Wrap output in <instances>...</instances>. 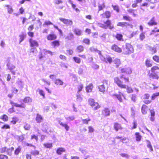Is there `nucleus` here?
<instances>
[{
    "instance_id": "obj_18",
    "label": "nucleus",
    "mask_w": 159,
    "mask_h": 159,
    "mask_svg": "<svg viewBox=\"0 0 159 159\" xmlns=\"http://www.w3.org/2000/svg\"><path fill=\"white\" fill-rule=\"evenodd\" d=\"M66 151L65 149L63 148L60 147L57 148L56 153L58 155H61L62 153Z\"/></svg>"
},
{
    "instance_id": "obj_63",
    "label": "nucleus",
    "mask_w": 159,
    "mask_h": 159,
    "mask_svg": "<svg viewBox=\"0 0 159 159\" xmlns=\"http://www.w3.org/2000/svg\"><path fill=\"white\" fill-rule=\"evenodd\" d=\"M67 54L70 55H72L73 53V51L72 49H69L66 50Z\"/></svg>"
},
{
    "instance_id": "obj_27",
    "label": "nucleus",
    "mask_w": 159,
    "mask_h": 159,
    "mask_svg": "<svg viewBox=\"0 0 159 159\" xmlns=\"http://www.w3.org/2000/svg\"><path fill=\"white\" fill-rule=\"evenodd\" d=\"M76 50L78 52H81L84 51V47L82 45H80L77 46Z\"/></svg>"
},
{
    "instance_id": "obj_52",
    "label": "nucleus",
    "mask_w": 159,
    "mask_h": 159,
    "mask_svg": "<svg viewBox=\"0 0 159 159\" xmlns=\"http://www.w3.org/2000/svg\"><path fill=\"white\" fill-rule=\"evenodd\" d=\"M159 96V92L154 93L152 96V100H154L157 97Z\"/></svg>"
},
{
    "instance_id": "obj_35",
    "label": "nucleus",
    "mask_w": 159,
    "mask_h": 159,
    "mask_svg": "<svg viewBox=\"0 0 159 159\" xmlns=\"http://www.w3.org/2000/svg\"><path fill=\"white\" fill-rule=\"evenodd\" d=\"M91 120L90 118L88 117L87 118L83 119L82 120V123L84 124L88 125L89 124V122Z\"/></svg>"
},
{
    "instance_id": "obj_37",
    "label": "nucleus",
    "mask_w": 159,
    "mask_h": 159,
    "mask_svg": "<svg viewBox=\"0 0 159 159\" xmlns=\"http://www.w3.org/2000/svg\"><path fill=\"white\" fill-rule=\"evenodd\" d=\"M25 13V9L23 7H21L19 9V12L18 14H16V16H17L19 15H22Z\"/></svg>"
},
{
    "instance_id": "obj_21",
    "label": "nucleus",
    "mask_w": 159,
    "mask_h": 159,
    "mask_svg": "<svg viewBox=\"0 0 159 159\" xmlns=\"http://www.w3.org/2000/svg\"><path fill=\"white\" fill-rule=\"evenodd\" d=\"M54 83L57 85H63L64 82L60 79H57L55 80Z\"/></svg>"
},
{
    "instance_id": "obj_17",
    "label": "nucleus",
    "mask_w": 159,
    "mask_h": 159,
    "mask_svg": "<svg viewBox=\"0 0 159 159\" xmlns=\"http://www.w3.org/2000/svg\"><path fill=\"white\" fill-rule=\"evenodd\" d=\"M93 88V85L92 83H90L86 87V90L88 93L91 92Z\"/></svg>"
},
{
    "instance_id": "obj_2",
    "label": "nucleus",
    "mask_w": 159,
    "mask_h": 159,
    "mask_svg": "<svg viewBox=\"0 0 159 159\" xmlns=\"http://www.w3.org/2000/svg\"><path fill=\"white\" fill-rule=\"evenodd\" d=\"M98 24L100 27L105 29H109L111 30L115 28L113 25H112L111 21L109 19H107L103 23H99Z\"/></svg>"
},
{
    "instance_id": "obj_46",
    "label": "nucleus",
    "mask_w": 159,
    "mask_h": 159,
    "mask_svg": "<svg viewBox=\"0 0 159 159\" xmlns=\"http://www.w3.org/2000/svg\"><path fill=\"white\" fill-rule=\"evenodd\" d=\"M83 43L87 45H89L90 44V40L89 39L85 38H84L82 41Z\"/></svg>"
},
{
    "instance_id": "obj_50",
    "label": "nucleus",
    "mask_w": 159,
    "mask_h": 159,
    "mask_svg": "<svg viewBox=\"0 0 159 159\" xmlns=\"http://www.w3.org/2000/svg\"><path fill=\"white\" fill-rule=\"evenodd\" d=\"M15 110L13 106H12L11 107L9 108L8 110V112L10 114L15 112Z\"/></svg>"
},
{
    "instance_id": "obj_8",
    "label": "nucleus",
    "mask_w": 159,
    "mask_h": 159,
    "mask_svg": "<svg viewBox=\"0 0 159 159\" xmlns=\"http://www.w3.org/2000/svg\"><path fill=\"white\" fill-rule=\"evenodd\" d=\"M102 18L108 19L110 18L111 17V13L110 11H106L102 13L100 15Z\"/></svg>"
},
{
    "instance_id": "obj_47",
    "label": "nucleus",
    "mask_w": 159,
    "mask_h": 159,
    "mask_svg": "<svg viewBox=\"0 0 159 159\" xmlns=\"http://www.w3.org/2000/svg\"><path fill=\"white\" fill-rule=\"evenodd\" d=\"M130 13L134 17H135L137 16V12L136 10H130Z\"/></svg>"
},
{
    "instance_id": "obj_3",
    "label": "nucleus",
    "mask_w": 159,
    "mask_h": 159,
    "mask_svg": "<svg viewBox=\"0 0 159 159\" xmlns=\"http://www.w3.org/2000/svg\"><path fill=\"white\" fill-rule=\"evenodd\" d=\"M102 84L98 86V89L99 91L104 93L108 86V80H104L102 82Z\"/></svg>"
},
{
    "instance_id": "obj_51",
    "label": "nucleus",
    "mask_w": 159,
    "mask_h": 159,
    "mask_svg": "<svg viewBox=\"0 0 159 159\" xmlns=\"http://www.w3.org/2000/svg\"><path fill=\"white\" fill-rule=\"evenodd\" d=\"M83 88L82 84H80L77 86V88L78 89L77 92L79 93L81 91Z\"/></svg>"
},
{
    "instance_id": "obj_32",
    "label": "nucleus",
    "mask_w": 159,
    "mask_h": 159,
    "mask_svg": "<svg viewBox=\"0 0 159 159\" xmlns=\"http://www.w3.org/2000/svg\"><path fill=\"white\" fill-rule=\"evenodd\" d=\"M104 61L106 63H109L111 64L112 62V58L109 56L107 57L106 58H104Z\"/></svg>"
},
{
    "instance_id": "obj_57",
    "label": "nucleus",
    "mask_w": 159,
    "mask_h": 159,
    "mask_svg": "<svg viewBox=\"0 0 159 159\" xmlns=\"http://www.w3.org/2000/svg\"><path fill=\"white\" fill-rule=\"evenodd\" d=\"M0 159H8V157L6 155L0 154Z\"/></svg>"
},
{
    "instance_id": "obj_42",
    "label": "nucleus",
    "mask_w": 159,
    "mask_h": 159,
    "mask_svg": "<svg viewBox=\"0 0 159 159\" xmlns=\"http://www.w3.org/2000/svg\"><path fill=\"white\" fill-rule=\"evenodd\" d=\"M105 7V5L104 3H103L98 6V11L102 10Z\"/></svg>"
},
{
    "instance_id": "obj_60",
    "label": "nucleus",
    "mask_w": 159,
    "mask_h": 159,
    "mask_svg": "<svg viewBox=\"0 0 159 159\" xmlns=\"http://www.w3.org/2000/svg\"><path fill=\"white\" fill-rule=\"evenodd\" d=\"M52 25V23L49 21H46L43 23V25Z\"/></svg>"
},
{
    "instance_id": "obj_6",
    "label": "nucleus",
    "mask_w": 159,
    "mask_h": 159,
    "mask_svg": "<svg viewBox=\"0 0 159 159\" xmlns=\"http://www.w3.org/2000/svg\"><path fill=\"white\" fill-rule=\"evenodd\" d=\"M111 49L113 51L118 53H120L122 51L121 48L119 47L116 44H114L111 45Z\"/></svg>"
},
{
    "instance_id": "obj_5",
    "label": "nucleus",
    "mask_w": 159,
    "mask_h": 159,
    "mask_svg": "<svg viewBox=\"0 0 159 159\" xmlns=\"http://www.w3.org/2000/svg\"><path fill=\"white\" fill-rule=\"evenodd\" d=\"M30 46V48H36L39 46V44L37 41L30 38L29 39Z\"/></svg>"
},
{
    "instance_id": "obj_40",
    "label": "nucleus",
    "mask_w": 159,
    "mask_h": 159,
    "mask_svg": "<svg viewBox=\"0 0 159 159\" xmlns=\"http://www.w3.org/2000/svg\"><path fill=\"white\" fill-rule=\"evenodd\" d=\"M114 10L116 12L118 13L120 11V8L117 5H112L111 6Z\"/></svg>"
},
{
    "instance_id": "obj_38",
    "label": "nucleus",
    "mask_w": 159,
    "mask_h": 159,
    "mask_svg": "<svg viewBox=\"0 0 159 159\" xmlns=\"http://www.w3.org/2000/svg\"><path fill=\"white\" fill-rule=\"evenodd\" d=\"M74 32L75 34L78 36L80 35L81 34V30L78 28L75 29Z\"/></svg>"
},
{
    "instance_id": "obj_16",
    "label": "nucleus",
    "mask_w": 159,
    "mask_h": 159,
    "mask_svg": "<svg viewBox=\"0 0 159 159\" xmlns=\"http://www.w3.org/2000/svg\"><path fill=\"white\" fill-rule=\"evenodd\" d=\"M113 127L114 129L116 131H118L119 130H121L122 128L120 125L117 122L115 123H114Z\"/></svg>"
},
{
    "instance_id": "obj_26",
    "label": "nucleus",
    "mask_w": 159,
    "mask_h": 159,
    "mask_svg": "<svg viewBox=\"0 0 159 159\" xmlns=\"http://www.w3.org/2000/svg\"><path fill=\"white\" fill-rule=\"evenodd\" d=\"M117 26L122 27H126L129 25V24L126 22H119L117 25Z\"/></svg>"
},
{
    "instance_id": "obj_34",
    "label": "nucleus",
    "mask_w": 159,
    "mask_h": 159,
    "mask_svg": "<svg viewBox=\"0 0 159 159\" xmlns=\"http://www.w3.org/2000/svg\"><path fill=\"white\" fill-rule=\"evenodd\" d=\"M5 7H7V12L8 13L10 14H11L13 12V9L11 6H10L9 5H5Z\"/></svg>"
},
{
    "instance_id": "obj_1",
    "label": "nucleus",
    "mask_w": 159,
    "mask_h": 159,
    "mask_svg": "<svg viewBox=\"0 0 159 159\" xmlns=\"http://www.w3.org/2000/svg\"><path fill=\"white\" fill-rule=\"evenodd\" d=\"M124 81L118 77H116L114 78V81L118 86L121 88L125 89L128 86L129 83V79L124 77Z\"/></svg>"
},
{
    "instance_id": "obj_43",
    "label": "nucleus",
    "mask_w": 159,
    "mask_h": 159,
    "mask_svg": "<svg viewBox=\"0 0 159 159\" xmlns=\"http://www.w3.org/2000/svg\"><path fill=\"white\" fill-rule=\"evenodd\" d=\"M30 153L33 156H36L39 154V152L37 150H34L32 151Z\"/></svg>"
},
{
    "instance_id": "obj_41",
    "label": "nucleus",
    "mask_w": 159,
    "mask_h": 159,
    "mask_svg": "<svg viewBox=\"0 0 159 159\" xmlns=\"http://www.w3.org/2000/svg\"><path fill=\"white\" fill-rule=\"evenodd\" d=\"M115 37L119 41L123 40V36L121 34H117L115 36Z\"/></svg>"
},
{
    "instance_id": "obj_48",
    "label": "nucleus",
    "mask_w": 159,
    "mask_h": 159,
    "mask_svg": "<svg viewBox=\"0 0 159 159\" xmlns=\"http://www.w3.org/2000/svg\"><path fill=\"white\" fill-rule=\"evenodd\" d=\"M135 134L136 141H140L141 139V136L138 133H136Z\"/></svg>"
},
{
    "instance_id": "obj_28",
    "label": "nucleus",
    "mask_w": 159,
    "mask_h": 159,
    "mask_svg": "<svg viewBox=\"0 0 159 159\" xmlns=\"http://www.w3.org/2000/svg\"><path fill=\"white\" fill-rule=\"evenodd\" d=\"M145 65L147 67H150L152 66V61L149 59H147L145 62Z\"/></svg>"
},
{
    "instance_id": "obj_7",
    "label": "nucleus",
    "mask_w": 159,
    "mask_h": 159,
    "mask_svg": "<svg viewBox=\"0 0 159 159\" xmlns=\"http://www.w3.org/2000/svg\"><path fill=\"white\" fill-rule=\"evenodd\" d=\"M59 20L61 21L67 25H71L73 24L72 21L69 19L63 18H60Z\"/></svg>"
},
{
    "instance_id": "obj_4",
    "label": "nucleus",
    "mask_w": 159,
    "mask_h": 159,
    "mask_svg": "<svg viewBox=\"0 0 159 159\" xmlns=\"http://www.w3.org/2000/svg\"><path fill=\"white\" fill-rule=\"evenodd\" d=\"M89 104L94 110H98L101 107V106L93 99H89L88 100Z\"/></svg>"
},
{
    "instance_id": "obj_56",
    "label": "nucleus",
    "mask_w": 159,
    "mask_h": 159,
    "mask_svg": "<svg viewBox=\"0 0 159 159\" xmlns=\"http://www.w3.org/2000/svg\"><path fill=\"white\" fill-rule=\"evenodd\" d=\"M147 147L148 148H149L150 149V150L151 151H153V148H152V146L151 145V143H150V142L148 141V140H147Z\"/></svg>"
},
{
    "instance_id": "obj_61",
    "label": "nucleus",
    "mask_w": 159,
    "mask_h": 159,
    "mask_svg": "<svg viewBox=\"0 0 159 159\" xmlns=\"http://www.w3.org/2000/svg\"><path fill=\"white\" fill-rule=\"evenodd\" d=\"M35 139V140L37 141L38 140V136L37 135H36L35 134H33L31 136V139Z\"/></svg>"
},
{
    "instance_id": "obj_15",
    "label": "nucleus",
    "mask_w": 159,
    "mask_h": 159,
    "mask_svg": "<svg viewBox=\"0 0 159 159\" xmlns=\"http://www.w3.org/2000/svg\"><path fill=\"white\" fill-rule=\"evenodd\" d=\"M24 102L27 104H30L32 102V99L30 97H26L23 100Z\"/></svg>"
},
{
    "instance_id": "obj_62",
    "label": "nucleus",
    "mask_w": 159,
    "mask_h": 159,
    "mask_svg": "<svg viewBox=\"0 0 159 159\" xmlns=\"http://www.w3.org/2000/svg\"><path fill=\"white\" fill-rule=\"evenodd\" d=\"M89 129V133H93L94 131V129L93 128L92 126H89L88 127Z\"/></svg>"
},
{
    "instance_id": "obj_54",
    "label": "nucleus",
    "mask_w": 159,
    "mask_h": 159,
    "mask_svg": "<svg viewBox=\"0 0 159 159\" xmlns=\"http://www.w3.org/2000/svg\"><path fill=\"white\" fill-rule=\"evenodd\" d=\"M74 37L73 34L71 33H70L69 34L68 36H67L66 38V39H67V40H71Z\"/></svg>"
},
{
    "instance_id": "obj_59",
    "label": "nucleus",
    "mask_w": 159,
    "mask_h": 159,
    "mask_svg": "<svg viewBox=\"0 0 159 159\" xmlns=\"http://www.w3.org/2000/svg\"><path fill=\"white\" fill-rule=\"evenodd\" d=\"M59 58L61 59L64 61H66L67 59L66 57L65 56L62 54H60L59 55Z\"/></svg>"
},
{
    "instance_id": "obj_24",
    "label": "nucleus",
    "mask_w": 159,
    "mask_h": 159,
    "mask_svg": "<svg viewBox=\"0 0 159 159\" xmlns=\"http://www.w3.org/2000/svg\"><path fill=\"white\" fill-rule=\"evenodd\" d=\"M157 23L154 20V17H153L148 23V24L150 26H152L157 25Z\"/></svg>"
},
{
    "instance_id": "obj_44",
    "label": "nucleus",
    "mask_w": 159,
    "mask_h": 159,
    "mask_svg": "<svg viewBox=\"0 0 159 159\" xmlns=\"http://www.w3.org/2000/svg\"><path fill=\"white\" fill-rule=\"evenodd\" d=\"M26 36V34H23L19 35V37H20V43L24 40Z\"/></svg>"
},
{
    "instance_id": "obj_19",
    "label": "nucleus",
    "mask_w": 159,
    "mask_h": 159,
    "mask_svg": "<svg viewBox=\"0 0 159 159\" xmlns=\"http://www.w3.org/2000/svg\"><path fill=\"white\" fill-rule=\"evenodd\" d=\"M43 130V132L47 133L48 132V123H44L42 124Z\"/></svg>"
},
{
    "instance_id": "obj_14",
    "label": "nucleus",
    "mask_w": 159,
    "mask_h": 159,
    "mask_svg": "<svg viewBox=\"0 0 159 159\" xmlns=\"http://www.w3.org/2000/svg\"><path fill=\"white\" fill-rule=\"evenodd\" d=\"M43 117L42 115L39 113L37 114L35 118V120L37 123H40L43 121Z\"/></svg>"
},
{
    "instance_id": "obj_64",
    "label": "nucleus",
    "mask_w": 159,
    "mask_h": 159,
    "mask_svg": "<svg viewBox=\"0 0 159 159\" xmlns=\"http://www.w3.org/2000/svg\"><path fill=\"white\" fill-rule=\"evenodd\" d=\"M159 69V68L157 66H154L151 68V71L154 72L156 70Z\"/></svg>"
},
{
    "instance_id": "obj_11",
    "label": "nucleus",
    "mask_w": 159,
    "mask_h": 159,
    "mask_svg": "<svg viewBox=\"0 0 159 159\" xmlns=\"http://www.w3.org/2000/svg\"><path fill=\"white\" fill-rule=\"evenodd\" d=\"M8 69L9 70L11 73L13 75L15 74V71L12 70L13 69L15 68V66L11 64L9 62L7 64Z\"/></svg>"
},
{
    "instance_id": "obj_29",
    "label": "nucleus",
    "mask_w": 159,
    "mask_h": 159,
    "mask_svg": "<svg viewBox=\"0 0 159 159\" xmlns=\"http://www.w3.org/2000/svg\"><path fill=\"white\" fill-rule=\"evenodd\" d=\"M70 4L71 5V7L74 10L77 12H79L80 11V10L76 7V5L74 4L72 2H70Z\"/></svg>"
},
{
    "instance_id": "obj_30",
    "label": "nucleus",
    "mask_w": 159,
    "mask_h": 159,
    "mask_svg": "<svg viewBox=\"0 0 159 159\" xmlns=\"http://www.w3.org/2000/svg\"><path fill=\"white\" fill-rule=\"evenodd\" d=\"M149 77L152 79L158 80L159 77L155 73H151L149 75Z\"/></svg>"
},
{
    "instance_id": "obj_33",
    "label": "nucleus",
    "mask_w": 159,
    "mask_h": 159,
    "mask_svg": "<svg viewBox=\"0 0 159 159\" xmlns=\"http://www.w3.org/2000/svg\"><path fill=\"white\" fill-rule=\"evenodd\" d=\"M59 124L61 125L67 131L69 130V126L67 124L64 123L62 122H59Z\"/></svg>"
},
{
    "instance_id": "obj_58",
    "label": "nucleus",
    "mask_w": 159,
    "mask_h": 159,
    "mask_svg": "<svg viewBox=\"0 0 159 159\" xmlns=\"http://www.w3.org/2000/svg\"><path fill=\"white\" fill-rule=\"evenodd\" d=\"M39 94L42 96L43 98H45V95L44 92L42 90H39Z\"/></svg>"
},
{
    "instance_id": "obj_10",
    "label": "nucleus",
    "mask_w": 159,
    "mask_h": 159,
    "mask_svg": "<svg viewBox=\"0 0 159 159\" xmlns=\"http://www.w3.org/2000/svg\"><path fill=\"white\" fill-rule=\"evenodd\" d=\"M47 38L48 40L52 41L56 39L57 38V36L54 33H51L47 35Z\"/></svg>"
},
{
    "instance_id": "obj_45",
    "label": "nucleus",
    "mask_w": 159,
    "mask_h": 159,
    "mask_svg": "<svg viewBox=\"0 0 159 159\" xmlns=\"http://www.w3.org/2000/svg\"><path fill=\"white\" fill-rule=\"evenodd\" d=\"M18 120V119L17 117H14L12 118V120L10 121V123L13 125H15Z\"/></svg>"
},
{
    "instance_id": "obj_39",
    "label": "nucleus",
    "mask_w": 159,
    "mask_h": 159,
    "mask_svg": "<svg viewBox=\"0 0 159 159\" xmlns=\"http://www.w3.org/2000/svg\"><path fill=\"white\" fill-rule=\"evenodd\" d=\"M74 61L77 64H80L81 62V59L77 57H73Z\"/></svg>"
},
{
    "instance_id": "obj_13",
    "label": "nucleus",
    "mask_w": 159,
    "mask_h": 159,
    "mask_svg": "<svg viewBox=\"0 0 159 159\" xmlns=\"http://www.w3.org/2000/svg\"><path fill=\"white\" fill-rule=\"evenodd\" d=\"M51 45L53 48L57 47L60 45V42L59 40H55L51 42Z\"/></svg>"
},
{
    "instance_id": "obj_20",
    "label": "nucleus",
    "mask_w": 159,
    "mask_h": 159,
    "mask_svg": "<svg viewBox=\"0 0 159 159\" xmlns=\"http://www.w3.org/2000/svg\"><path fill=\"white\" fill-rule=\"evenodd\" d=\"M148 109V107L145 105H143L141 108V111L143 114L147 113Z\"/></svg>"
},
{
    "instance_id": "obj_36",
    "label": "nucleus",
    "mask_w": 159,
    "mask_h": 159,
    "mask_svg": "<svg viewBox=\"0 0 159 159\" xmlns=\"http://www.w3.org/2000/svg\"><path fill=\"white\" fill-rule=\"evenodd\" d=\"M43 146L46 148H51L52 146V143H47L43 144Z\"/></svg>"
},
{
    "instance_id": "obj_23",
    "label": "nucleus",
    "mask_w": 159,
    "mask_h": 159,
    "mask_svg": "<svg viewBox=\"0 0 159 159\" xmlns=\"http://www.w3.org/2000/svg\"><path fill=\"white\" fill-rule=\"evenodd\" d=\"M114 63L116 65V67H118L121 64V61L119 59L116 58L113 61Z\"/></svg>"
},
{
    "instance_id": "obj_12",
    "label": "nucleus",
    "mask_w": 159,
    "mask_h": 159,
    "mask_svg": "<svg viewBox=\"0 0 159 159\" xmlns=\"http://www.w3.org/2000/svg\"><path fill=\"white\" fill-rule=\"evenodd\" d=\"M10 103L11 105H13L16 107H19L22 108H25V105L24 104H18L17 103L14 102L12 101H10Z\"/></svg>"
},
{
    "instance_id": "obj_22",
    "label": "nucleus",
    "mask_w": 159,
    "mask_h": 159,
    "mask_svg": "<svg viewBox=\"0 0 159 159\" xmlns=\"http://www.w3.org/2000/svg\"><path fill=\"white\" fill-rule=\"evenodd\" d=\"M22 148L20 146H18L16 148L14 152V154L15 155H18L19 153L21 152Z\"/></svg>"
},
{
    "instance_id": "obj_9",
    "label": "nucleus",
    "mask_w": 159,
    "mask_h": 159,
    "mask_svg": "<svg viewBox=\"0 0 159 159\" xmlns=\"http://www.w3.org/2000/svg\"><path fill=\"white\" fill-rule=\"evenodd\" d=\"M110 111L109 109L107 108H105L102 110L101 114L102 116L106 117L109 116Z\"/></svg>"
},
{
    "instance_id": "obj_31",
    "label": "nucleus",
    "mask_w": 159,
    "mask_h": 159,
    "mask_svg": "<svg viewBox=\"0 0 159 159\" xmlns=\"http://www.w3.org/2000/svg\"><path fill=\"white\" fill-rule=\"evenodd\" d=\"M0 119L5 122L7 121L8 120V117L6 114H4L0 117Z\"/></svg>"
},
{
    "instance_id": "obj_55",
    "label": "nucleus",
    "mask_w": 159,
    "mask_h": 159,
    "mask_svg": "<svg viewBox=\"0 0 159 159\" xmlns=\"http://www.w3.org/2000/svg\"><path fill=\"white\" fill-rule=\"evenodd\" d=\"M152 59L155 61L159 63V57L155 55L152 57Z\"/></svg>"
},
{
    "instance_id": "obj_25",
    "label": "nucleus",
    "mask_w": 159,
    "mask_h": 159,
    "mask_svg": "<svg viewBox=\"0 0 159 159\" xmlns=\"http://www.w3.org/2000/svg\"><path fill=\"white\" fill-rule=\"evenodd\" d=\"M14 148L13 147H11L10 148H7V154L9 156H11L12 155V152L14 150Z\"/></svg>"
},
{
    "instance_id": "obj_53",
    "label": "nucleus",
    "mask_w": 159,
    "mask_h": 159,
    "mask_svg": "<svg viewBox=\"0 0 159 159\" xmlns=\"http://www.w3.org/2000/svg\"><path fill=\"white\" fill-rule=\"evenodd\" d=\"M1 128L2 129H10V126L8 124H5V125H2L1 127Z\"/></svg>"
},
{
    "instance_id": "obj_49",
    "label": "nucleus",
    "mask_w": 159,
    "mask_h": 159,
    "mask_svg": "<svg viewBox=\"0 0 159 159\" xmlns=\"http://www.w3.org/2000/svg\"><path fill=\"white\" fill-rule=\"evenodd\" d=\"M7 148L6 147H2L0 148V152L1 153H4L6 152L7 150Z\"/></svg>"
}]
</instances>
